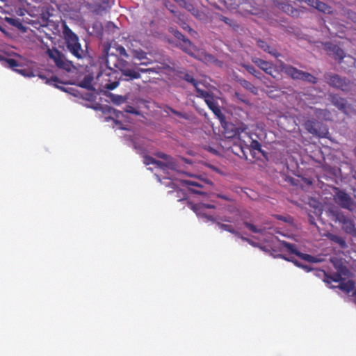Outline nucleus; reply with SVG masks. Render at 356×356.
Masks as SVG:
<instances>
[{
    "instance_id": "9b49d317",
    "label": "nucleus",
    "mask_w": 356,
    "mask_h": 356,
    "mask_svg": "<svg viewBox=\"0 0 356 356\" xmlns=\"http://www.w3.org/2000/svg\"><path fill=\"white\" fill-rule=\"evenodd\" d=\"M0 62L2 63V65L3 66L10 67L24 76H33V72H31L30 74L26 73V70H25V69H17V67H20L21 65L19 64V63L16 60H15L13 58H6L0 54Z\"/></svg>"
},
{
    "instance_id": "6e6552de",
    "label": "nucleus",
    "mask_w": 356,
    "mask_h": 356,
    "mask_svg": "<svg viewBox=\"0 0 356 356\" xmlns=\"http://www.w3.org/2000/svg\"><path fill=\"white\" fill-rule=\"evenodd\" d=\"M334 201L343 209H346L349 211H353L355 207V203L351 197L348 195L346 192L339 190L334 195Z\"/></svg>"
},
{
    "instance_id": "5701e85b",
    "label": "nucleus",
    "mask_w": 356,
    "mask_h": 356,
    "mask_svg": "<svg viewBox=\"0 0 356 356\" xmlns=\"http://www.w3.org/2000/svg\"><path fill=\"white\" fill-rule=\"evenodd\" d=\"M277 6L280 9H282L284 13H287L289 15H291L293 17L298 15V10L289 4L284 3H278Z\"/></svg>"
},
{
    "instance_id": "a211bd4d",
    "label": "nucleus",
    "mask_w": 356,
    "mask_h": 356,
    "mask_svg": "<svg viewBox=\"0 0 356 356\" xmlns=\"http://www.w3.org/2000/svg\"><path fill=\"white\" fill-rule=\"evenodd\" d=\"M250 218V213L248 212H244L241 214V220L243 222V225L252 232L255 234H261L263 232L262 229L257 228L255 225L252 223L248 222L247 220Z\"/></svg>"
},
{
    "instance_id": "5fc2aeb1",
    "label": "nucleus",
    "mask_w": 356,
    "mask_h": 356,
    "mask_svg": "<svg viewBox=\"0 0 356 356\" xmlns=\"http://www.w3.org/2000/svg\"><path fill=\"white\" fill-rule=\"evenodd\" d=\"M127 112L128 113H133V114H138V111H136V108L131 107V106H129V108H127L126 110Z\"/></svg>"
},
{
    "instance_id": "e433bc0d",
    "label": "nucleus",
    "mask_w": 356,
    "mask_h": 356,
    "mask_svg": "<svg viewBox=\"0 0 356 356\" xmlns=\"http://www.w3.org/2000/svg\"><path fill=\"white\" fill-rule=\"evenodd\" d=\"M156 156L160 159H163L164 162H176L172 156L163 152H157Z\"/></svg>"
},
{
    "instance_id": "423d86ee",
    "label": "nucleus",
    "mask_w": 356,
    "mask_h": 356,
    "mask_svg": "<svg viewBox=\"0 0 356 356\" xmlns=\"http://www.w3.org/2000/svg\"><path fill=\"white\" fill-rule=\"evenodd\" d=\"M305 129L310 134L318 136L321 138L326 137L328 134V129L326 126L323 125L321 122L316 119H310L305 121Z\"/></svg>"
},
{
    "instance_id": "a878e982",
    "label": "nucleus",
    "mask_w": 356,
    "mask_h": 356,
    "mask_svg": "<svg viewBox=\"0 0 356 356\" xmlns=\"http://www.w3.org/2000/svg\"><path fill=\"white\" fill-rule=\"evenodd\" d=\"M343 230L350 234H355L356 233V227L354 221L348 219L346 222L342 225Z\"/></svg>"
},
{
    "instance_id": "69168bd1",
    "label": "nucleus",
    "mask_w": 356,
    "mask_h": 356,
    "mask_svg": "<svg viewBox=\"0 0 356 356\" xmlns=\"http://www.w3.org/2000/svg\"><path fill=\"white\" fill-rule=\"evenodd\" d=\"M353 295L356 296V290L354 291Z\"/></svg>"
},
{
    "instance_id": "f257e3e1",
    "label": "nucleus",
    "mask_w": 356,
    "mask_h": 356,
    "mask_svg": "<svg viewBox=\"0 0 356 356\" xmlns=\"http://www.w3.org/2000/svg\"><path fill=\"white\" fill-rule=\"evenodd\" d=\"M110 48L111 47H104L107 69L98 74L97 79L101 81V85L104 88L112 90L118 86L120 80H124L122 77V72L119 68L115 65H110L108 63L111 56H118L114 53H109Z\"/></svg>"
},
{
    "instance_id": "1a4fd4ad",
    "label": "nucleus",
    "mask_w": 356,
    "mask_h": 356,
    "mask_svg": "<svg viewBox=\"0 0 356 356\" xmlns=\"http://www.w3.org/2000/svg\"><path fill=\"white\" fill-rule=\"evenodd\" d=\"M280 245H281V247L286 248L288 252L297 255L302 260H305V261L310 262V263L318 262V259L316 257H314V256L308 254L302 253L300 251H298L296 248V245H294V244H291L285 241H280Z\"/></svg>"
},
{
    "instance_id": "2eb2a0df",
    "label": "nucleus",
    "mask_w": 356,
    "mask_h": 356,
    "mask_svg": "<svg viewBox=\"0 0 356 356\" xmlns=\"http://www.w3.org/2000/svg\"><path fill=\"white\" fill-rule=\"evenodd\" d=\"M323 13H331L332 8L319 0H300Z\"/></svg>"
},
{
    "instance_id": "603ef678",
    "label": "nucleus",
    "mask_w": 356,
    "mask_h": 356,
    "mask_svg": "<svg viewBox=\"0 0 356 356\" xmlns=\"http://www.w3.org/2000/svg\"><path fill=\"white\" fill-rule=\"evenodd\" d=\"M282 257L283 259H284L286 261H292L296 266H298V267H301V265L302 264H300L299 261H298L297 260H293V259H287L286 257L284 256H282Z\"/></svg>"
},
{
    "instance_id": "8fccbe9b",
    "label": "nucleus",
    "mask_w": 356,
    "mask_h": 356,
    "mask_svg": "<svg viewBox=\"0 0 356 356\" xmlns=\"http://www.w3.org/2000/svg\"><path fill=\"white\" fill-rule=\"evenodd\" d=\"M268 53L275 56V58H278L280 56V54L275 49L271 47L270 49L268 51Z\"/></svg>"
},
{
    "instance_id": "37998d69",
    "label": "nucleus",
    "mask_w": 356,
    "mask_h": 356,
    "mask_svg": "<svg viewBox=\"0 0 356 356\" xmlns=\"http://www.w3.org/2000/svg\"><path fill=\"white\" fill-rule=\"evenodd\" d=\"M250 147L254 150L261 151V145L257 140H252L250 143Z\"/></svg>"
},
{
    "instance_id": "b1692460",
    "label": "nucleus",
    "mask_w": 356,
    "mask_h": 356,
    "mask_svg": "<svg viewBox=\"0 0 356 356\" xmlns=\"http://www.w3.org/2000/svg\"><path fill=\"white\" fill-rule=\"evenodd\" d=\"M216 206L214 204H205V203H200L193 204L191 207V209L197 214L200 215L202 211H203L204 209H215Z\"/></svg>"
},
{
    "instance_id": "4d7b16f0",
    "label": "nucleus",
    "mask_w": 356,
    "mask_h": 356,
    "mask_svg": "<svg viewBox=\"0 0 356 356\" xmlns=\"http://www.w3.org/2000/svg\"><path fill=\"white\" fill-rule=\"evenodd\" d=\"M190 190L195 194H204V193L198 189L190 188Z\"/></svg>"
},
{
    "instance_id": "6ab92c4d",
    "label": "nucleus",
    "mask_w": 356,
    "mask_h": 356,
    "mask_svg": "<svg viewBox=\"0 0 356 356\" xmlns=\"http://www.w3.org/2000/svg\"><path fill=\"white\" fill-rule=\"evenodd\" d=\"M4 20L9 25L16 27L18 30L21 31L22 32L24 33L26 31V27L24 26L20 19L6 17Z\"/></svg>"
},
{
    "instance_id": "bb28decb",
    "label": "nucleus",
    "mask_w": 356,
    "mask_h": 356,
    "mask_svg": "<svg viewBox=\"0 0 356 356\" xmlns=\"http://www.w3.org/2000/svg\"><path fill=\"white\" fill-rule=\"evenodd\" d=\"M237 81L241 84L242 87L245 89L250 91L252 93H256L257 88L252 85L250 81L244 79H238Z\"/></svg>"
},
{
    "instance_id": "09e8293b",
    "label": "nucleus",
    "mask_w": 356,
    "mask_h": 356,
    "mask_svg": "<svg viewBox=\"0 0 356 356\" xmlns=\"http://www.w3.org/2000/svg\"><path fill=\"white\" fill-rule=\"evenodd\" d=\"M234 96L238 99L240 100L241 102H243V103H247L248 101L245 99V96L238 92H236L234 93Z\"/></svg>"
},
{
    "instance_id": "0eeeda50",
    "label": "nucleus",
    "mask_w": 356,
    "mask_h": 356,
    "mask_svg": "<svg viewBox=\"0 0 356 356\" xmlns=\"http://www.w3.org/2000/svg\"><path fill=\"white\" fill-rule=\"evenodd\" d=\"M197 97H202L204 99L209 109L212 111L216 116H217L218 118H222L224 117L220 107L218 105L217 102L209 92L201 89H197Z\"/></svg>"
},
{
    "instance_id": "a19ab883",
    "label": "nucleus",
    "mask_w": 356,
    "mask_h": 356,
    "mask_svg": "<svg viewBox=\"0 0 356 356\" xmlns=\"http://www.w3.org/2000/svg\"><path fill=\"white\" fill-rule=\"evenodd\" d=\"M143 163L146 165H149L150 164H155L156 159L150 156H145L143 159Z\"/></svg>"
},
{
    "instance_id": "4c0bfd02",
    "label": "nucleus",
    "mask_w": 356,
    "mask_h": 356,
    "mask_svg": "<svg viewBox=\"0 0 356 356\" xmlns=\"http://www.w3.org/2000/svg\"><path fill=\"white\" fill-rule=\"evenodd\" d=\"M181 7L184 8L194 15H195L196 13H197V10L194 8L193 4L187 1H185Z\"/></svg>"
},
{
    "instance_id": "f03ea898",
    "label": "nucleus",
    "mask_w": 356,
    "mask_h": 356,
    "mask_svg": "<svg viewBox=\"0 0 356 356\" xmlns=\"http://www.w3.org/2000/svg\"><path fill=\"white\" fill-rule=\"evenodd\" d=\"M110 65L117 66L122 72V77L126 81H133L140 78V73H158L156 68H138L133 67L131 63L127 60L120 58L118 56H111L108 61Z\"/></svg>"
},
{
    "instance_id": "393cba45",
    "label": "nucleus",
    "mask_w": 356,
    "mask_h": 356,
    "mask_svg": "<svg viewBox=\"0 0 356 356\" xmlns=\"http://www.w3.org/2000/svg\"><path fill=\"white\" fill-rule=\"evenodd\" d=\"M156 166L163 170H165V169H171L174 170L177 167L176 162H164L156 160L155 164Z\"/></svg>"
},
{
    "instance_id": "dca6fc26",
    "label": "nucleus",
    "mask_w": 356,
    "mask_h": 356,
    "mask_svg": "<svg viewBox=\"0 0 356 356\" xmlns=\"http://www.w3.org/2000/svg\"><path fill=\"white\" fill-rule=\"evenodd\" d=\"M330 100L331 103L338 108L340 111L346 113L347 109V102L345 99L341 97L339 95L336 94L330 95Z\"/></svg>"
},
{
    "instance_id": "052dcab7",
    "label": "nucleus",
    "mask_w": 356,
    "mask_h": 356,
    "mask_svg": "<svg viewBox=\"0 0 356 356\" xmlns=\"http://www.w3.org/2000/svg\"><path fill=\"white\" fill-rule=\"evenodd\" d=\"M222 221H225V222H232V220L230 218H226V217H224L222 219Z\"/></svg>"
},
{
    "instance_id": "680f3d73",
    "label": "nucleus",
    "mask_w": 356,
    "mask_h": 356,
    "mask_svg": "<svg viewBox=\"0 0 356 356\" xmlns=\"http://www.w3.org/2000/svg\"><path fill=\"white\" fill-rule=\"evenodd\" d=\"M184 29H188V30H189L190 31H193V32L195 33V31H193V30H192V29H191V28L189 27V26H188V25H186V26H185V27H184Z\"/></svg>"
},
{
    "instance_id": "cd10ccee",
    "label": "nucleus",
    "mask_w": 356,
    "mask_h": 356,
    "mask_svg": "<svg viewBox=\"0 0 356 356\" xmlns=\"http://www.w3.org/2000/svg\"><path fill=\"white\" fill-rule=\"evenodd\" d=\"M216 225L218 226L220 229L224 231H227L236 236H240V233L235 230V229L231 225L228 224H224L219 222H216Z\"/></svg>"
},
{
    "instance_id": "c9c22d12",
    "label": "nucleus",
    "mask_w": 356,
    "mask_h": 356,
    "mask_svg": "<svg viewBox=\"0 0 356 356\" xmlns=\"http://www.w3.org/2000/svg\"><path fill=\"white\" fill-rule=\"evenodd\" d=\"M46 83H47L50 85H53L56 88H60L62 90H65V89L63 88L58 86V85L56 84V83H61V81L59 80L58 77H57L56 76H52L50 79H47Z\"/></svg>"
},
{
    "instance_id": "f8f14e48",
    "label": "nucleus",
    "mask_w": 356,
    "mask_h": 356,
    "mask_svg": "<svg viewBox=\"0 0 356 356\" xmlns=\"http://www.w3.org/2000/svg\"><path fill=\"white\" fill-rule=\"evenodd\" d=\"M175 35L177 38L181 40L180 42L181 49L188 54L193 57H196L194 54L195 51L197 50L196 47L188 39H186L181 33L177 32Z\"/></svg>"
},
{
    "instance_id": "2f4dec72",
    "label": "nucleus",
    "mask_w": 356,
    "mask_h": 356,
    "mask_svg": "<svg viewBox=\"0 0 356 356\" xmlns=\"http://www.w3.org/2000/svg\"><path fill=\"white\" fill-rule=\"evenodd\" d=\"M133 57L140 60L147 58V53L142 49H133L131 51Z\"/></svg>"
},
{
    "instance_id": "c85d7f7f",
    "label": "nucleus",
    "mask_w": 356,
    "mask_h": 356,
    "mask_svg": "<svg viewBox=\"0 0 356 356\" xmlns=\"http://www.w3.org/2000/svg\"><path fill=\"white\" fill-rule=\"evenodd\" d=\"M181 78H182L184 81H187V82H188V83H191V84L195 87V90H196V92H197V89H200V88H198L199 82H198L195 79H194V77L193 76V75H191V74H188V73H185V74H184V76H181Z\"/></svg>"
},
{
    "instance_id": "4be33fe9",
    "label": "nucleus",
    "mask_w": 356,
    "mask_h": 356,
    "mask_svg": "<svg viewBox=\"0 0 356 356\" xmlns=\"http://www.w3.org/2000/svg\"><path fill=\"white\" fill-rule=\"evenodd\" d=\"M339 289L346 293H350L355 288V282L353 280L346 281L343 280L337 286Z\"/></svg>"
},
{
    "instance_id": "de8ad7c7",
    "label": "nucleus",
    "mask_w": 356,
    "mask_h": 356,
    "mask_svg": "<svg viewBox=\"0 0 356 356\" xmlns=\"http://www.w3.org/2000/svg\"><path fill=\"white\" fill-rule=\"evenodd\" d=\"M238 237L240 238L243 241L248 242L250 245H251L252 246H257L256 243L254 241H252L251 239H250L248 238H246V237L242 236L241 234H240V236H238Z\"/></svg>"
},
{
    "instance_id": "a18cd8bd",
    "label": "nucleus",
    "mask_w": 356,
    "mask_h": 356,
    "mask_svg": "<svg viewBox=\"0 0 356 356\" xmlns=\"http://www.w3.org/2000/svg\"><path fill=\"white\" fill-rule=\"evenodd\" d=\"M167 108L173 114L176 115L178 117H180V118H186V115L184 114L183 113L181 112H179V111H177L175 109H173L172 108L170 107V106H168Z\"/></svg>"
},
{
    "instance_id": "4468645a",
    "label": "nucleus",
    "mask_w": 356,
    "mask_h": 356,
    "mask_svg": "<svg viewBox=\"0 0 356 356\" xmlns=\"http://www.w3.org/2000/svg\"><path fill=\"white\" fill-rule=\"evenodd\" d=\"M339 273H336L332 275H329L324 272V282L327 284H330L332 282H338L339 284L344 280L341 277V274L346 275L348 270L346 267L341 266L339 268Z\"/></svg>"
},
{
    "instance_id": "79ce46f5",
    "label": "nucleus",
    "mask_w": 356,
    "mask_h": 356,
    "mask_svg": "<svg viewBox=\"0 0 356 356\" xmlns=\"http://www.w3.org/2000/svg\"><path fill=\"white\" fill-rule=\"evenodd\" d=\"M258 45L264 51L268 52L270 49V47L264 41L259 40L258 41Z\"/></svg>"
},
{
    "instance_id": "338daca9",
    "label": "nucleus",
    "mask_w": 356,
    "mask_h": 356,
    "mask_svg": "<svg viewBox=\"0 0 356 356\" xmlns=\"http://www.w3.org/2000/svg\"><path fill=\"white\" fill-rule=\"evenodd\" d=\"M171 13H175V11L173 10H170Z\"/></svg>"
},
{
    "instance_id": "c756f323",
    "label": "nucleus",
    "mask_w": 356,
    "mask_h": 356,
    "mask_svg": "<svg viewBox=\"0 0 356 356\" xmlns=\"http://www.w3.org/2000/svg\"><path fill=\"white\" fill-rule=\"evenodd\" d=\"M300 80L313 84H316L317 83V78L312 74L306 72H302Z\"/></svg>"
},
{
    "instance_id": "aec40b11",
    "label": "nucleus",
    "mask_w": 356,
    "mask_h": 356,
    "mask_svg": "<svg viewBox=\"0 0 356 356\" xmlns=\"http://www.w3.org/2000/svg\"><path fill=\"white\" fill-rule=\"evenodd\" d=\"M200 60L204 62L207 64H214L217 66H221L222 63L215 58L212 54L203 52L201 54V58H199Z\"/></svg>"
},
{
    "instance_id": "412c9836",
    "label": "nucleus",
    "mask_w": 356,
    "mask_h": 356,
    "mask_svg": "<svg viewBox=\"0 0 356 356\" xmlns=\"http://www.w3.org/2000/svg\"><path fill=\"white\" fill-rule=\"evenodd\" d=\"M328 48L333 52L334 59L341 63V61L345 57V53L343 50L337 44H330Z\"/></svg>"
},
{
    "instance_id": "0e129e2a",
    "label": "nucleus",
    "mask_w": 356,
    "mask_h": 356,
    "mask_svg": "<svg viewBox=\"0 0 356 356\" xmlns=\"http://www.w3.org/2000/svg\"><path fill=\"white\" fill-rule=\"evenodd\" d=\"M40 77L41 79H44V76H43L42 75H40Z\"/></svg>"
},
{
    "instance_id": "58836bf2",
    "label": "nucleus",
    "mask_w": 356,
    "mask_h": 356,
    "mask_svg": "<svg viewBox=\"0 0 356 356\" xmlns=\"http://www.w3.org/2000/svg\"><path fill=\"white\" fill-rule=\"evenodd\" d=\"M183 184L187 186H195L200 188H202V185L200 182L195 181L184 180L183 181Z\"/></svg>"
},
{
    "instance_id": "6e6d98bb",
    "label": "nucleus",
    "mask_w": 356,
    "mask_h": 356,
    "mask_svg": "<svg viewBox=\"0 0 356 356\" xmlns=\"http://www.w3.org/2000/svg\"><path fill=\"white\" fill-rule=\"evenodd\" d=\"M300 268H303L307 272H309L312 270V268L310 267H309L307 265H305V264H302Z\"/></svg>"
},
{
    "instance_id": "864d4df0",
    "label": "nucleus",
    "mask_w": 356,
    "mask_h": 356,
    "mask_svg": "<svg viewBox=\"0 0 356 356\" xmlns=\"http://www.w3.org/2000/svg\"><path fill=\"white\" fill-rule=\"evenodd\" d=\"M143 60H144V61L140 63L141 65H147L152 64L153 63L152 60L148 58L147 57V58H145Z\"/></svg>"
},
{
    "instance_id": "473e14b6",
    "label": "nucleus",
    "mask_w": 356,
    "mask_h": 356,
    "mask_svg": "<svg viewBox=\"0 0 356 356\" xmlns=\"http://www.w3.org/2000/svg\"><path fill=\"white\" fill-rule=\"evenodd\" d=\"M242 66L251 74L254 76L257 79H260V74L261 73L258 72L253 65H248V64H243Z\"/></svg>"
},
{
    "instance_id": "72a5a7b5",
    "label": "nucleus",
    "mask_w": 356,
    "mask_h": 356,
    "mask_svg": "<svg viewBox=\"0 0 356 356\" xmlns=\"http://www.w3.org/2000/svg\"><path fill=\"white\" fill-rule=\"evenodd\" d=\"M109 97L111 98V102L113 104H117V105H120V104H122L123 102H124V101H125V99L121 95H114V94L111 93Z\"/></svg>"
},
{
    "instance_id": "ea45409f",
    "label": "nucleus",
    "mask_w": 356,
    "mask_h": 356,
    "mask_svg": "<svg viewBox=\"0 0 356 356\" xmlns=\"http://www.w3.org/2000/svg\"><path fill=\"white\" fill-rule=\"evenodd\" d=\"M336 218L342 225L349 219L341 212L337 213Z\"/></svg>"
},
{
    "instance_id": "e2e57ef3",
    "label": "nucleus",
    "mask_w": 356,
    "mask_h": 356,
    "mask_svg": "<svg viewBox=\"0 0 356 356\" xmlns=\"http://www.w3.org/2000/svg\"><path fill=\"white\" fill-rule=\"evenodd\" d=\"M206 217H207L208 219H212V216H209H209H206Z\"/></svg>"
},
{
    "instance_id": "49530a36",
    "label": "nucleus",
    "mask_w": 356,
    "mask_h": 356,
    "mask_svg": "<svg viewBox=\"0 0 356 356\" xmlns=\"http://www.w3.org/2000/svg\"><path fill=\"white\" fill-rule=\"evenodd\" d=\"M314 113H315V115L316 116L323 115L324 117H325V115L327 114H329V112L327 110H325V109H318V108H316L315 110Z\"/></svg>"
},
{
    "instance_id": "20e7f679",
    "label": "nucleus",
    "mask_w": 356,
    "mask_h": 356,
    "mask_svg": "<svg viewBox=\"0 0 356 356\" xmlns=\"http://www.w3.org/2000/svg\"><path fill=\"white\" fill-rule=\"evenodd\" d=\"M325 81L331 87L339 89L343 92H349L352 90L353 82L342 77L339 74L327 72L323 76Z\"/></svg>"
},
{
    "instance_id": "f3484780",
    "label": "nucleus",
    "mask_w": 356,
    "mask_h": 356,
    "mask_svg": "<svg viewBox=\"0 0 356 356\" xmlns=\"http://www.w3.org/2000/svg\"><path fill=\"white\" fill-rule=\"evenodd\" d=\"M252 62L266 74L275 77L273 74V64L259 58H252Z\"/></svg>"
},
{
    "instance_id": "7c9ffc66",
    "label": "nucleus",
    "mask_w": 356,
    "mask_h": 356,
    "mask_svg": "<svg viewBox=\"0 0 356 356\" xmlns=\"http://www.w3.org/2000/svg\"><path fill=\"white\" fill-rule=\"evenodd\" d=\"M113 48L115 49V52L118 54L120 56H123L126 58H129V54H127L126 49L123 46L115 43L113 46Z\"/></svg>"
},
{
    "instance_id": "7ed1b4c3",
    "label": "nucleus",
    "mask_w": 356,
    "mask_h": 356,
    "mask_svg": "<svg viewBox=\"0 0 356 356\" xmlns=\"http://www.w3.org/2000/svg\"><path fill=\"white\" fill-rule=\"evenodd\" d=\"M63 33L69 51L76 58H82L83 50L79 42L78 36L67 25L64 26Z\"/></svg>"
},
{
    "instance_id": "39448f33",
    "label": "nucleus",
    "mask_w": 356,
    "mask_h": 356,
    "mask_svg": "<svg viewBox=\"0 0 356 356\" xmlns=\"http://www.w3.org/2000/svg\"><path fill=\"white\" fill-rule=\"evenodd\" d=\"M47 54L48 56L53 60L58 68L70 72L72 68L74 67L72 62L67 60L64 54L57 49H49L47 51Z\"/></svg>"
},
{
    "instance_id": "c03bdc74",
    "label": "nucleus",
    "mask_w": 356,
    "mask_h": 356,
    "mask_svg": "<svg viewBox=\"0 0 356 356\" xmlns=\"http://www.w3.org/2000/svg\"><path fill=\"white\" fill-rule=\"evenodd\" d=\"M177 197H179V201L187 199V194L183 190H178L176 191Z\"/></svg>"
},
{
    "instance_id": "9d476101",
    "label": "nucleus",
    "mask_w": 356,
    "mask_h": 356,
    "mask_svg": "<svg viewBox=\"0 0 356 356\" xmlns=\"http://www.w3.org/2000/svg\"><path fill=\"white\" fill-rule=\"evenodd\" d=\"M248 130V126L243 123H241L238 126H236L234 124H228L225 127L224 135L227 138H234L239 137L241 134L246 132Z\"/></svg>"
},
{
    "instance_id": "13d9d810",
    "label": "nucleus",
    "mask_w": 356,
    "mask_h": 356,
    "mask_svg": "<svg viewBox=\"0 0 356 356\" xmlns=\"http://www.w3.org/2000/svg\"><path fill=\"white\" fill-rule=\"evenodd\" d=\"M220 19L223 22H225L226 24H229L230 19L225 16H221Z\"/></svg>"
},
{
    "instance_id": "f704fd0d",
    "label": "nucleus",
    "mask_w": 356,
    "mask_h": 356,
    "mask_svg": "<svg viewBox=\"0 0 356 356\" xmlns=\"http://www.w3.org/2000/svg\"><path fill=\"white\" fill-rule=\"evenodd\" d=\"M330 238L332 241L339 244L340 245V247H341L343 248L346 247V243L343 238H341L339 236H337V235H332Z\"/></svg>"
},
{
    "instance_id": "ddd939ff",
    "label": "nucleus",
    "mask_w": 356,
    "mask_h": 356,
    "mask_svg": "<svg viewBox=\"0 0 356 356\" xmlns=\"http://www.w3.org/2000/svg\"><path fill=\"white\" fill-rule=\"evenodd\" d=\"M280 68L289 77L294 80H300L303 71L298 70V68L282 63Z\"/></svg>"
},
{
    "instance_id": "bf43d9fd",
    "label": "nucleus",
    "mask_w": 356,
    "mask_h": 356,
    "mask_svg": "<svg viewBox=\"0 0 356 356\" xmlns=\"http://www.w3.org/2000/svg\"><path fill=\"white\" fill-rule=\"evenodd\" d=\"M181 7L185 3L186 0H175Z\"/></svg>"
},
{
    "instance_id": "3c124183",
    "label": "nucleus",
    "mask_w": 356,
    "mask_h": 356,
    "mask_svg": "<svg viewBox=\"0 0 356 356\" xmlns=\"http://www.w3.org/2000/svg\"><path fill=\"white\" fill-rule=\"evenodd\" d=\"M216 196L219 198H221L224 200H226V201H232V199L228 196V195H222V194H216Z\"/></svg>"
}]
</instances>
